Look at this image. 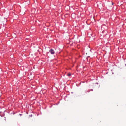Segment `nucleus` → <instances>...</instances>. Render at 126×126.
<instances>
[{
    "label": "nucleus",
    "mask_w": 126,
    "mask_h": 126,
    "mask_svg": "<svg viewBox=\"0 0 126 126\" xmlns=\"http://www.w3.org/2000/svg\"><path fill=\"white\" fill-rule=\"evenodd\" d=\"M71 74L70 73H69L67 74V76H71Z\"/></svg>",
    "instance_id": "2"
},
{
    "label": "nucleus",
    "mask_w": 126,
    "mask_h": 126,
    "mask_svg": "<svg viewBox=\"0 0 126 126\" xmlns=\"http://www.w3.org/2000/svg\"><path fill=\"white\" fill-rule=\"evenodd\" d=\"M49 52L51 54H53L55 52L53 49H51L49 50Z\"/></svg>",
    "instance_id": "1"
}]
</instances>
